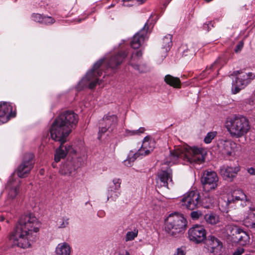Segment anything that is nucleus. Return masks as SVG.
Listing matches in <instances>:
<instances>
[{
	"mask_svg": "<svg viewBox=\"0 0 255 255\" xmlns=\"http://www.w3.org/2000/svg\"><path fill=\"white\" fill-rule=\"evenodd\" d=\"M78 121V115L73 111H67L60 115L53 123L50 128L51 137L54 140L60 143L59 147L56 150L55 153V162H59L68 153H76L72 146L68 144L64 145V143Z\"/></svg>",
	"mask_w": 255,
	"mask_h": 255,
	"instance_id": "f257e3e1",
	"label": "nucleus"
},
{
	"mask_svg": "<svg viewBox=\"0 0 255 255\" xmlns=\"http://www.w3.org/2000/svg\"><path fill=\"white\" fill-rule=\"evenodd\" d=\"M40 226V223L33 215H23L9 234V241L13 246L22 249L30 248L35 241Z\"/></svg>",
	"mask_w": 255,
	"mask_h": 255,
	"instance_id": "f03ea898",
	"label": "nucleus"
},
{
	"mask_svg": "<svg viewBox=\"0 0 255 255\" xmlns=\"http://www.w3.org/2000/svg\"><path fill=\"white\" fill-rule=\"evenodd\" d=\"M204 150L202 148L191 147L188 145L177 147L171 151L168 159L165 161L166 164L175 163L178 159L189 163H200L204 161Z\"/></svg>",
	"mask_w": 255,
	"mask_h": 255,
	"instance_id": "7ed1b4c3",
	"label": "nucleus"
},
{
	"mask_svg": "<svg viewBox=\"0 0 255 255\" xmlns=\"http://www.w3.org/2000/svg\"><path fill=\"white\" fill-rule=\"evenodd\" d=\"M225 126L230 134L236 137L245 135L250 128L248 119L241 116L227 118Z\"/></svg>",
	"mask_w": 255,
	"mask_h": 255,
	"instance_id": "20e7f679",
	"label": "nucleus"
},
{
	"mask_svg": "<svg viewBox=\"0 0 255 255\" xmlns=\"http://www.w3.org/2000/svg\"><path fill=\"white\" fill-rule=\"evenodd\" d=\"M186 226V221L182 214H171L165 221V230L166 233L172 236H176L183 232Z\"/></svg>",
	"mask_w": 255,
	"mask_h": 255,
	"instance_id": "39448f33",
	"label": "nucleus"
},
{
	"mask_svg": "<svg viewBox=\"0 0 255 255\" xmlns=\"http://www.w3.org/2000/svg\"><path fill=\"white\" fill-rule=\"evenodd\" d=\"M104 61V59L100 60L95 63L93 68L89 71L86 75L81 81L80 84L83 87H88L90 89L95 87L98 83V77L101 76L102 72L99 68Z\"/></svg>",
	"mask_w": 255,
	"mask_h": 255,
	"instance_id": "423d86ee",
	"label": "nucleus"
},
{
	"mask_svg": "<svg viewBox=\"0 0 255 255\" xmlns=\"http://www.w3.org/2000/svg\"><path fill=\"white\" fill-rule=\"evenodd\" d=\"M118 123V118L114 114L108 113L105 115L100 123L98 138L107 131L112 132L115 128Z\"/></svg>",
	"mask_w": 255,
	"mask_h": 255,
	"instance_id": "0eeeda50",
	"label": "nucleus"
},
{
	"mask_svg": "<svg viewBox=\"0 0 255 255\" xmlns=\"http://www.w3.org/2000/svg\"><path fill=\"white\" fill-rule=\"evenodd\" d=\"M255 76L253 73H248L241 72L238 75L235 81L233 82L232 91L234 94L239 93L240 90L245 88Z\"/></svg>",
	"mask_w": 255,
	"mask_h": 255,
	"instance_id": "6e6552de",
	"label": "nucleus"
},
{
	"mask_svg": "<svg viewBox=\"0 0 255 255\" xmlns=\"http://www.w3.org/2000/svg\"><path fill=\"white\" fill-rule=\"evenodd\" d=\"M200 204V195L197 191H192L188 192L181 200V205L190 210L198 208Z\"/></svg>",
	"mask_w": 255,
	"mask_h": 255,
	"instance_id": "1a4fd4ad",
	"label": "nucleus"
},
{
	"mask_svg": "<svg viewBox=\"0 0 255 255\" xmlns=\"http://www.w3.org/2000/svg\"><path fill=\"white\" fill-rule=\"evenodd\" d=\"M188 234L190 241L200 244L206 240L207 232L202 226L195 225L188 230Z\"/></svg>",
	"mask_w": 255,
	"mask_h": 255,
	"instance_id": "9d476101",
	"label": "nucleus"
},
{
	"mask_svg": "<svg viewBox=\"0 0 255 255\" xmlns=\"http://www.w3.org/2000/svg\"><path fill=\"white\" fill-rule=\"evenodd\" d=\"M219 178L215 171H207L205 172L202 178V182L205 188L212 190L218 186Z\"/></svg>",
	"mask_w": 255,
	"mask_h": 255,
	"instance_id": "9b49d317",
	"label": "nucleus"
},
{
	"mask_svg": "<svg viewBox=\"0 0 255 255\" xmlns=\"http://www.w3.org/2000/svg\"><path fill=\"white\" fill-rule=\"evenodd\" d=\"M148 22L149 20L145 24L143 28L134 35L130 43L131 46L133 48H138L145 39L148 30L150 26L148 24Z\"/></svg>",
	"mask_w": 255,
	"mask_h": 255,
	"instance_id": "f8f14e48",
	"label": "nucleus"
},
{
	"mask_svg": "<svg viewBox=\"0 0 255 255\" xmlns=\"http://www.w3.org/2000/svg\"><path fill=\"white\" fill-rule=\"evenodd\" d=\"M15 112H12L11 105L7 102L0 103V122L6 123L11 117L15 116Z\"/></svg>",
	"mask_w": 255,
	"mask_h": 255,
	"instance_id": "ddd939ff",
	"label": "nucleus"
},
{
	"mask_svg": "<svg viewBox=\"0 0 255 255\" xmlns=\"http://www.w3.org/2000/svg\"><path fill=\"white\" fill-rule=\"evenodd\" d=\"M142 53L141 51H137L132 53L130 60L129 64L136 70L140 73L145 72L147 67L145 64H140V58Z\"/></svg>",
	"mask_w": 255,
	"mask_h": 255,
	"instance_id": "4468645a",
	"label": "nucleus"
},
{
	"mask_svg": "<svg viewBox=\"0 0 255 255\" xmlns=\"http://www.w3.org/2000/svg\"><path fill=\"white\" fill-rule=\"evenodd\" d=\"M235 143L231 140H221L219 144L220 152L227 157H233L235 156Z\"/></svg>",
	"mask_w": 255,
	"mask_h": 255,
	"instance_id": "2eb2a0df",
	"label": "nucleus"
},
{
	"mask_svg": "<svg viewBox=\"0 0 255 255\" xmlns=\"http://www.w3.org/2000/svg\"><path fill=\"white\" fill-rule=\"evenodd\" d=\"M171 170L169 168L166 170H161L158 172L156 183L159 187H166L168 188L169 182H171Z\"/></svg>",
	"mask_w": 255,
	"mask_h": 255,
	"instance_id": "dca6fc26",
	"label": "nucleus"
},
{
	"mask_svg": "<svg viewBox=\"0 0 255 255\" xmlns=\"http://www.w3.org/2000/svg\"><path fill=\"white\" fill-rule=\"evenodd\" d=\"M240 170L239 166L231 167L223 165L220 167V173L225 179L233 180Z\"/></svg>",
	"mask_w": 255,
	"mask_h": 255,
	"instance_id": "f3484780",
	"label": "nucleus"
},
{
	"mask_svg": "<svg viewBox=\"0 0 255 255\" xmlns=\"http://www.w3.org/2000/svg\"><path fill=\"white\" fill-rule=\"evenodd\" d=\"M243 224L248 228L255 229V208L250 207L245 213L243 220Z\"/></svg>",
	"mask_w": 255,
	"mask_h": 255,
	"instance_id": "a211bd4d",
	"label": "nucleus"
},
{
	"mask_svg": "<svg viewBox=\"0 0 255 255\" xmlns=\"http://www.w3.org/2000/svg\"><path fill=\"white\" fill-rule=\"evenodd\" d=\"M206 245L209 252L214 254L219 253L222 248V243L217 238L212 236L208 237L206 241Z\"/></svg>",
	"mask_w": 255,
	"mask_h": 255,
	"instance_id": "6ab92c4d",
	"label": "nucleus"
},
{
	"mask_svg": "<svg viewBox=\"0 0 255 255\" xmlns=\"http://www.w3.org/2000/svg\"><path fill=\"white\" fill-rule=\"evenodd\" d=\"M155 147V142L148 136L145 137L142 144L139 148L141 155H146L152 152Z\"/></svg>",
	"mask_w": 255,
	"mask_h": 255,
	"instance_id": "aec40b11",
	"label": "nucleus"
},
{
	"mask_svg": "<svg viewBox=\"0 0 255 255\" xmlns=\"http://www.w3.org/2000/svg\"><path fill=\"white\" fill-rule=\"evenodd\" d=\"M32 156L29 158L28 161H23L17 168V174L20 177L23 178L27 176L32 168V163L31 159Z\"/></svg>",
	"mask_w": 255,
	"mask_h": 255,
	"instance_id": "412c9836",
	"label": "nucleus"
},
{
	"mask_svg": "<svg viewBox=\"0 0 255 255\" xmlns=\"http://www.w3.org/2000/svg\"><path fill=\"white\" fill-rule=\"evenodd\" d=\"M172 46V35L167 34L163 37L161 43V49L159 53L161 57L165 58L168 52L170 50Z\"/></svg>",
	"mask_w": 255,
	"mask_h": 255,
	"instance_id": "4be33fe9",
	"label": "nucleus"
},
{
	"mask_svg": "<svg viewBox=\"0 0 255 255\" xmlns=\"http://www.w3.org/2000/svg\"><path fill=\"white\" fill-rule=\"evenodd\" d=\"M232 241L240 245L244 246L249 243L250 237L246 232L240 228L239 232L234 235Z\"/></svg>",
	"mask_w": 255,
	"mask_h": 255,
	"instance_id": "5701e85b",
	"label": "nucleus"
},
{
	"mask_svg": "<svg viewBox=\"0 0 255 255\" xmlns=\"http://www.w3.org/2000/svg\"><path fill=\"white\" fill-rule=\"evenodd\" d=\"M239 201H248L247 196L241 190H234L231 195L228 197L227 203L228 204L235 203Z\"/></svg>",
	"mask_w": 255,
	"mask_h": 255,
	"instance_id": "b1692460",
	"label": "nucleus"
},
{
	"mask_svg": "<svg viewBox=\"0 0 255 255\" xmlns=\"http://www.w3.org/2000/svg\"><path fill=\"white\" fill-rule=\"evenodd\" d=\"M72 249L71 246L66 242L59 243L55 250V255H71Z\"/></svg>",
	"mask_w": 255,
	"mask_h": 255,
	"instance_id": "393cba45",
	"label": "nucleus"
},
{
	"mask_svg": "<svg viewBox=\"0 0 255 255\" xmlns=\"http://www.w3.org/2000/svg\"><path fill=\"white\" fill-rule=\"evenodd\" d=\"M127 56V53L125 51H121L117 55L112 57L110 60L109 66L112 68H115L119 65L121 64L123 59Z\"/></svg>",
	"mask_w": 255,
	"mask_h": 255,
	"instance_id": "a878e982",
	"label": "nucleus"
},
{
	"mask_svg": "<svg viewBox=\"0 0 255 255\" xmlns=\"http://www.w3.org/2000/svg\"><path fill=\"white\" fill-rule=\"evenodd\" d=\"M75 170L73 164L69 162L62 165L61 167L60 172L64 175L72 176L74 174Z\"/></svg>",
	"mask_w": 255,
	"mask_h": 255,
	"instance_id": "bb28decb",
	"label": "nucleus"
},
{
	"mask_svg": "<svg viewBox=\"0 0 255 255\" xmlns=\"http://www.w3.org/2000/svg\"><path fill=\"white\" fill-rule=\"evenodd\" d=\"M213 201V196L208 193H206L201 199L200 198V207L203 206L205 208H210L212 206Z\"/></svg>",
	"mask_w": 255,
	"mask_h": 255,
	"instance_id": "cd10ccee",
	"label": "nucleus"
},
{
	"mask_svg": "<svg viewBox=\"0 0 255 255\" xmlns=\"http://www.w3.org/2000/svg\"><path fill=\"white\" fill-rule=\"evenodd\" d=\"M165 82L175 88L181 87V81L179 78L173 77L170 75H167L164 77Z\"/></svg>",
	"mask_w": 255,
	"mask_h": 255,
	"instance_id": "c85d7f7f",
	"label": "nucleus"
},
{
	"mask_svg": "<svg viewBox=\"0 0 255 255\" xmlns=\"http://www.w3.org/2000/svg\"><path fill=\"white\" fill-rule=\"evenodd\" d=\"M239 228L236 226L233 225H228L225 226L223 230V233L225 236L230 238L231 240H232L234 235L236 234L237 232H239Z\"/></svg>",
	"mask_w": 255,
	"mask_h": 255,
	"instance_id": "c756f323",
	"label": "nucleus"
},
{
	"mask_svg": "<svg viewBox=\"0 0 255 255\" xmlns=\"http://www.w3.org/2000/svg\"><path fill=\"white\" fill-rule=\"evenodd\" d=\"M140 155H141V154L139 149L137 151H133L132 150H130L128 154L127 159L124 161L125 165L127 166H130L132 163Z\"/></svg>",
	"mask_w": 255,
	"mask_h": 255,
	"instance_id": "7c9ffc66",
	"label": "nucleus"
},
{
	"mask_svg": "<svg viewBox=\"0 0 255 255\" xmlns=\"http://www.w3.org/2000/svg\"><path fill=\"white\" fill-rule=\"evenodd\" d=\"M204 219L206 222L210 225H215L219 222V217L216 214L210 213L204 216Z\"/></svg>",
	"mask_w": 255,
	"mask_h": 255,
	"instance_id": "2f4dec72",
	"label": "nucleus"
},
{
	"mask_svg": "<svg viewBox=\"0 0 255 255\" xmlns=\"http://www.w3.org/2000/svg\"><path fill=\"white\" fill-rule=\"evenodd\" d=\"M145 1L146 0H123V4L125 6H131L141 4Z\"/></svg>",
	"mask_w": 255,
	"mask_h": 255,
	"instance_id": "473e14b6",
	"label": "nucleus"
},
{
	"mask_svg": "<svg viewBox=\"0 0 255 255\" xmlns=\"http://www.w3.org/2000/svg\"><path fill=\"white\" fill-rule=\"evenodd\" d=\"M120 195V192L119 190H113L112 189H108L107 190V200L111 199L114 201L116 200Z\"/></svg>",
	"mask_w": 255,
	"mask_h": 255,
	"instance_id": "72a5a7b5",
	"label": "nucleus"
},
{
	"mask_svg": "<svg viewBox=\"0 0 255 255\" xmlns=\"http://www.w3.org/2000/svg\"><path fill=\"white\" fill-rule=\"evenodd\" d=\"M121 180L119 178H115L113 180L108 189L119 190L121 188Z\"/></svg>",
	"mask_w": 255,
	"mask_h": 255,
	"instance_id": "f704fd0d",
	"label": "nucleus"
},
{
	"mask_svg": "<svg viewBox=\"0 0 255 255\" xmlns=\"http://www.w3.org/2000/svg\"><path fill=\"white\" fill-rule=\"evenodd\" d=\"M137 234L138 231L136 229L128 232L125 237V241L128 242L133 240L137 236Z\"/></svg>",
	"mask_w": 255,
	"mask_h": 255,
	"instance_id": "c9c22d12",
	"label": "nucleus"
},
{
	"mask_svg": "<svg viewBox=\"0 0 255 255\" xmlns=\"http://www.w3.org/2000/svg\"><path fill=\"white\" fill-rule=\"evenodd\" d=\"M217 131H214L208 132L205 136L204 141L206 143H210L212 140L216 136Z\"/></svg>",
	"mask_w": 255,
	"mask_h": 255,
	"instance_id": "e433bc0d",
	"label": "nucleus"
},
{
	"mask_svg": "<svg viewBox=\"0 0 255 255\" xmlns=\"http://www.w3.org/2000/svg\"><path fill=\"white\" fill-rule=\"evenodd\" d=\"M69 224V218L63 217L59 219L57 222V226L59 228H66Z\"/></svg>",
	"mask_w": 255,
	"mask_h": 255,
	"instance_id": "4c0bfd02",
	"label": "nucleus"
},
{
	"mask_svg": "<svg viewBox=\"0 0 255 255\" xmlns=\"http://www.w3.org/2000/svg\"><path fill=\"white\" fill-rule=\"evenodd\" d=\"M145 128H140L137 130H127L126 133L128 135H139L144 132Z\"/></svg>",
	"mask_w": 255,
	"mask_h": 255,
	"instance_id": "58836bf2",
	"label": "nucleus"
},
{
	"mask_svg": "<svg viewBox=\"0 0 255 255\" xmlns=\"http://www.w3.org/2000/svg\"><path fill=\"white\" fill-rule=\"evenodd\" d=\"M19 191V186L11 188L8 192V196L10 198L14 199L17 195Z\"/></svg>",
	"mask_w": 255,
	"mask_h": 255,
	"instance_id": "ea45409f",
	"label": "nucleus"
},
{
	"mask_svg": "<svg viewBox=\"0 0 255 255\" xmlns=\"http://www.w3.org/2000/svg\"><path fill=\"white\" fill-rule=\"evenodd\" d=\"M54 22L55 20L53 17L48 16H43L41 23L45 24H51Z\"/></svg>",
	"mask_w": 255,
	"mask_h": 255,
	"instance_id": "a19ab883",
	"label": "nucleus"
},
{
	"mask_svg": "<svg viewBox=\"0 0 255 255\" xmlns=\"http://www.w3.org/2000/svg\"><path fill=\"white\" fill-rule=\"evenodd\" d=\"M202 215V213L199 210L193 211L190 213V216L193 220H198Z\"/></svg>",
	"mask_w": 255,
	"mask_h": 255,
	"instance_id": "79ce46f5",
	"label": "nucleus"
},
{
	"mask_svg": "<svg viewBox=\"0 0 255 255\" xmlns=\"http://www.w3.org/2000/svg\"><path fill=\"white\" fill-rule=\"evenodd\" d=\"M31 17L33 21L41 23H42L43 17L42 15L39 13L33 14Z\"/></svg>",
	"mask_w": 255,
	"mask_h": 255,
	"instance_id": "37998d69",
	"label": "nucleus"
},
{
	"mask_svg": "<svg viewBox=\"0 0 255 255\" xmlns=\"http://www.w3.org/2000/svg\"><path fill=\"white\" fill-rule=\"evenodd\" d=\"M185 252L183 248H179L177 249L174 255H185Z\"/></svg>",
	"mask_w": 255,
	"mask_h": 255,
	"instance_id": "c03bdc74",
	"label": "nucleus"
},
{
	"mask_svg": "<svg viewBox=\"0 0 255 255\" xmlns=\"http://www.w3.org/2000/svg\"><path fill=\"white\" fill-rule=\"evenodd\" d=\"M244 46V42L243 41H240L239 43L237 44V45L236 47V48L235 49V51L236 52H239L241 50V49L243 48Z\"/></svg>",
	"mask_w": 255,
	"mask_h": 255,
	"instance_id": "a18cd8bd",
	"label": "nucleus"
},
{
	"mask_svg": "<svg viewBox=\"0 0 255 255\" xmlns=\"http://www.w3.org/2000/svg\"><path fill=\"white\" fill-rule=\"evenodd\" d=\"M244 253V249L242 248H238L234 253L233 255H242Z\"/></svg>",
	"mask_w": 255,
	"mask_h": 255,
	"instance_id": "49530a36",
	"label": "nucleus"
},
{
	"mask_svg": "<svg viewBox=\"0 0 255 255\" xmlns=\"http://www.w3.org/2000/svg\"><path fill=\"white\" fill-rule=\"evenodd\" d=\"M248 172L250 174L255 175V169L254 168H250L248 169Z\"/></svg>",
	"mask_w": 255,
	"mask_h": 255,
	"instance_id": "de8ad7c7",
	"label": "nucleus"
},
{
	"mask_svg": "<svg viewBox=\"0 0 255 255\" xmlns=\"http://www.w3.org/2000/svg\"><path fill=\"white\" fill-rule=\"evenodd\" d=\"M218 63V60H216V61H215V62L214 63H213L210 67V69H212L213 68V67L217 64V63Z\"/></svg>",
	"mask_w": 255,
	"mask_h": 255,
	"instance_id": "09e8293b",
	"label": "nucleus"
},
{
	"mask_svg": "<svg viewBox=\"0 0 255 255\" xmlns=\"http://www.w3.org/2000/svg\"><path fill=\"white\" fill-rule=\"evenodd\" d=\"M11 181H9L7 184V187H11Z\"/></svg>",
	"mask_w": 255,
	"mask_h": 255,
	"instance_id": "8fccbe9b",
	"label": "nucleus"
},
{
	"mask_svg": "<svg viewBox=\"0 0 255 255\" xmlns=\"http://www.w3.org/2000/svg\"><path fill=\"white\" fill-rule=\"evenodd\" d=\"M126 255H129V253L128 251H126Z\"/></svg>",
	"mask_w": 255,
	"mask_h": 255,
	"instance_id": "3c124183",
	"label": "nucleus"
},
{
	"mask_svg": "<svg viewBox=\"0 0 255 255\" xmlns=\"http://www.w3.org/2000/svg\"><path fill=\"white\" fill-rule=\"evenodd\" d=\"M42 172H43V171H40V173H41V174H42Z\"/></svg>",
	"mask_w": 255,
	"mask_h": 255,
	"instance_id": "603ef678",
	"label": "nucleus"
}]
</instances>
